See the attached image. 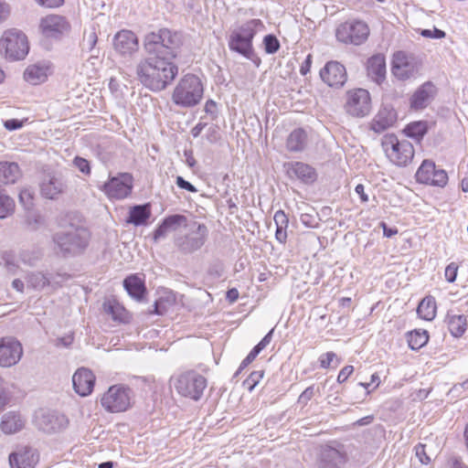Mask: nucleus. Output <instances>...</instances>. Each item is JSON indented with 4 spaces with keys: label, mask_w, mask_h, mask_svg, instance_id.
Wrapping results in <instances>:
<instances>
[{
    "label": "nucleus",
    "mask_w": 468,
    "mask_h": 468,
    "mask_svg": "<svg viewBox=\"0 0 468 468\" xmlns=\"http://www.w3.org/2000/svg\"><path fill=\"white\" fill-rule=\"evenodd\" d=\"M10 395L7 392L6 384L0 379V410L9 402Z\"/></svg>",
    "instance_id": "52"
},
{
    "label": "nucleus",
    "mask_w": 468,
    "mask_h": 468,
    "mask_svg": "<svg viewBox=\"0 0 468 468\" xmlns=\"http://www.w3.org/2000/svg\"><path fill=\"white\" fill-rule=\"evenodd\" d=\"M4 126L8 131H15L22 128L23 121L17 119H9L4 122Z\"/></svg>",
    "instance_id": "59"
},
{
    "label": "nucleus",
    "mask_w": 468,
    "mask_h": 468,
    "mask_svg": "<svg viewBox=\"0 0 468 468\" xmlns=\"http://www.w3.org/2000/svg\"><path fill=\"white\" fill-rule=\"evenodd\" d=\"M397 121L396 112L389 107L381 108L372 122V129L376 133H382L391 127Z\"/></svg>",
    "instance_id": "29"
},
{
    "label": "nucleus",
    "mask_w": 468,
    "mask_h": 468,
    "mask_svg": "<svg viewBox=\"0 0 468 468\" xmlns=\"http://www.w3.org/2000/svg\"><path fill=\"white\" fill-rule=\"evenodd\" d=\"M203 92L204 89L199 78L193 74H186L175 87L172 101L179 107L191 108L199 103Z\"/></svg>",
    "instance_id": "5"
},
{
    "label": "nucleus",
    "mask_w": 468,
    "mask_h": 468,
    "mask_svg": "<svg viewBox=\"0 0 468 468\" xmlns=\"http://www.w3.org/2000/svg\"><path fill=\"white\" fill-rule=\"evenodd\" d=\"M68 188L66 180L61 176H49L40 185L41 195L48 199H58Z\"/></svg>",
    "instance_id": "25"
},
{
    "label": "nucleus",
    "mask_w": 468,
    "mask_h": 468,
    "mask_svg": "<svg viewBox=\"0 0 468 468\" xmlns=\"http://www.w3.org/2000/svg\"><path fill=\"white\" fill-rule=\"evenodd\" d=\"M164 221L170 231H176L178 228L182 226L186 228L189 225L186 223V217L179 214L168 216L164 219Z\"/></svg>",
    "instance_id": "41"
},
{
    "label": "nucleus",
    "mask_w": 468,
    "mask_h": 468,
    "mask_svg": "<svg viewBox=\"0 0 468 468\" xmlns=\"http://www.w3.org/2000/svg\"><path fill=\"white\" fill-rule=\"evenodd\" d=\"M316 393H320V390L319 388H315L314 385L306 388L299 396L298 403L303 406L307 405Z\"/></svg>",
    "instance_id": "45"
},
{
    "label": "nucleus",
    "mask_w": 468,
    "mask_h": 468,
    "mask_svg": "<svg viewBox=\"0 0 468 468\" xmlns=\"http://www.w3.org/2000/svg\"><path fill=\"white\" fill-rule=\"evenodd\" d=\"M132 390L123 385L109 388L101 399L102 407L110 412H122L131 406Z\"/></svg>",
    "instance_id": "10"
},
{
    "label": "nucleus",
    "mask_w": 468,
    "mask_h": 468,
    "mask_svg": "<svg viewBox=\"0 0 468 468\" xmlns=\"http://www.w3.org/2000/svg\"><path fill=\"white\" fill-rule=\"evenodd\" d=\"M416 59L404 51H398L393 56L392 73L401 80H408L418 72Z\"/></svg>",
    "instance_id": "17"
},
{
    "label": "nucleus",
    "mask_w": 468,
    "mask_h": 468,
    "mask_svg": "<svg viewBox=\"0 0 468 468\" xmlns=\"http://www.w3.org/2000/svg\"><path fill=\"white\" fill-rule=\"evenodd\" d=\"M150 216L151 210L148 204L137 205L131 207L126 222L134 226H141L146 223Z\"/></svg>",
    "instance_id": "35"
},
{
    "label": "nucleus",
    "mask_w": 468,
    "mask_h": 468,
    "mask_svg": "<svg viewBox=\"0 0 468 468\" xmlns=\"http://www.w3.org/2000/svg\"><path fill=\"white\" fill-rule=\"evenodd\" d=\"M26 422V419L19 412L8 411L3 415L0 428L5 435H12L22 431Z\"/></svg>",
    "instance_id": "26"
},
{
    "label": "nucleus",
    "mask_w": 468,
    "mask_h": 468,
    "mask_svg": "<svg viewBox=\"0 0 468 468\" xmlns=\"http://www.w3.org/2000/svg\"><path fill=\"white\" fill-rule=\"evenodd\" d=\"M263 371L251 372L249 378L245 380L244 384L249 385V389L252 388L258 384V382L263 378Z\"/></svg>",
    "instance_id": "50"
},
{
    "label": "nucleus",
    "mask_w": 468,
    "mask_h": 468,
    "mask_svg": "<svg viewBox=\"0 0 468 468\" xmlns=\"http://www.w3.org/2000/svg\"><path fill=\"white\" fill-rule=\"evenodd\" d=\"M346 112L355 117H364L371 111V98L365 89H356L347 92Z\"/></svg>",
    "instance_id": "13"
},
{
    "label": "nucleus",
    "mask_w": 468,
    "mask_h": 468,
    "mask_svg": "<svg viewBox=\"0 0 468 468\" xmlns=\"http://www.w3.org/2000/svg\"><path fill=\"white\" fill-rule=\"evenodd\" d=\"M367 75L377 83L384 80L386 75L385 57L381 54L372 56L367 64Z\"/></svg>",
    "instance_id": "30"
},
{
    "label": "nucleus",
    "mask_w": 468,
    "mask_h": 468,
    "mask_svg": "<svg viewBox=\"0 0 468 468\" xmlns=\"http://www.w3.org/2000/svg\"><path fill=\"white\" fill-rule=\"evenodd\" d=\"M435 171V164L432 161L424 160L416 173V179L420 183L428 185Z\"/></svg>",
    "instance_id": "39"
},
{
    "label": "nucleus",
    "mask_w": 468,
    "mask_h": 468,
    "mask_svg": "<svg viewBox=\"0 0 468 468\" xmlns=\"http://www.w3.org/2000/svg\"><path fill=\"white\" fill-rule=\"evenodd\" d=\"M273 220H274L276 227H279V228H287L288 227L289 219H288L286 214L284 213V211H282V210H278L275 212Z\"/></svg>",
    "instance_id": "51"
},
{
    "label": "nucleus",
    "mask_w": 468,
    "mask_h": 468,
    "mask_svg": "<svg viewBox=\"0 0 468 468\" xmlns=\"http://www.w3.org/2000/svg\"><path fill=\"white\" fill-rule=\"evenodd\" d=\"M428 443H419L415 446L416 456L423 464L431 463V459L427 453Z\"/></svg>",
    "instance_id": "47"
},
{
    "label": "nucleus",
    "mask_w": 468,
    "mask_h": 468,
    "mask_svg": "<svg viewBox=\"0 0 468 468\" xmlns=\"http://www.w3.org/2000/svg\"><path fill=\"white\" fill-rule=\"evenodd\" d=\"M448 176L444 170H436L428 185L443 186L447 184Z\"/></svg>",
    "instance_id": "46"
},
{
    "label": "nucleus",
    "mask_w": 468,
    "mask_h": 468,
    "mask_svg": "<svg viewBox=\"0 0 468 468\" xmlns=\"http://www.w3.org/2000/svg\"><path fill=\"white\" fill-rule=\"evenodd\" d=\"M307 143V133L302 128H297L288 135L286 140V148L288 151L293 153L303 152L305 149Z\"/></svg>",
    "instance_id": "31"
},
{
    "label": "nucleus",
    "mask_w": 468,
    "mask_h": 468,
    "mask_svg": "<svg viewBox=\"0 0 468 468\" xmlns=\"http://www.w3.org/2000/svg\"><path fill=\"white\" fill-rule=\"evenodd\" d=\"M369 28L360 20H349L338 26L335 37L345 44L360 45L367 39Z\"/></svg>",
    "instance_id": "11"
},
{
    "label": "nucleus",
    "mask_w": 468,
    "mask_h": 468,
    "mask_svg": "<svg viewBox=\"0 0 468 468\" xmlns=\"http://www.w3.org/2000/svg\"><path fill=\"white\" fill-rule=\"evenodd\" d=\"M264 48L268 54H274L280 48V42L273 35H267L263 39Z\"/></svg>",
    "instance_id": "44"
},
{
    "label": "nucleus",
    "mask_w": 468,
    "mask_h": 468,
    "mask_svg": "<svg viewBox=\"0 0 468 468\" xmlns=\"http://www.w3.org/2000/svg\"><path fill=\"white\" fill-rule=\"evenodd\" d=\"M262 27L263 24L260 19H250L233 29L229 37L230 50L254 61L252 39Z\"/></svg>",
    "instance_id": "4"
},
{
    "label": "nucleus",
    "mask_w": 468,
    "mask_h": 468,
    "mask_svg": "<svg viewBox=\"0 0 468 468\" xmlns=\"http://www.w3.org/2000/svg\"><path fill=\"white\" fill-rule=\"evenodd\" d=\"M441 451V445L438 441H428L427 453L431 461L437 457Z\"/></svg>",
    "instance_id": "54"
},
{
    "label": "nucleus",
    "mask_w": 468,
    "mask_h": 468,
    "mask_svg": "<svg viewBox=\"0 0 468 468\" xmlns=\"http://www.w3.org/2000/svg\"><path fill=\"white\" fill-rule=\"evenodd\" d=\"M186 234H179L175 239V246L184 254H191L200 250L206 243L208 236L207 227L193 221L187 227Z\"/></svg>",
    "instance_id": "6"
},
{
    "label": "nucleus",
    "mask_w": 468,
    "mask_h": 468,
    "mask_svg": "<svg viewBox=\"0 0 468 468\" xmlns=\"http://www.w3.org/2000/svg\"><path fill=\"white\" fill-rule=\"evenodd\" d=\"M420 35L427 38H443L445 37V32L439 28L433 27L432 29H422L420 31Z\"/></svg>",
    "instance_id": "49"
},
{
    "label": "nucleus",
    "mask_w": 468,
    "mask_h": 468,
    "mask_svg": "<svg viewBox=\"0 0 468 468\" xmlns=\"http://www.w3.org/2000/svg\"><path fill=\"white\" fill-rule=\"evenodd\" d=\"M435 87L431 82L421 85L410 98V107L414 110L426 108L433 99Z\"/></svg>",
    "instance_id": "27"
},
{
    "label": "nucleus",
    "mask_w": 468,
    "mask_h": 468,
    "mask_svg": "<svg viewBox=\"0 0 468 468\" xmlns=\"http://www.w3.org/2000/svg\"><path fill=\"white\" fill-rule=\"evenodd\" d=\"M95 376L86 367H80L72 376L73 388L81 397L90 395L93 389Z\"/></svg>",
    "instance_id": "24"
},
{
    "label": "nucleus",
    "mask_w": 468,
    "mask_h": 468,
    "mask_svg": "<svg viewBox=\"0 0 468 468\" xmlns=\"http://www.w3.org/2000/svg\"><path fill=\"white\" fill-rule=\"evenodd\" d=\"M28 49L27 38L20 31H7L0 38V53L8 59H23L28 53Z\"/></svg>",
    "instance_id": "8"
},
{
    "label": "nucleus",
    "mask_w": 468,
    "mask_h": 468,
    "mask_svg": "<svg viewBox=\"0 0 468 468\" xmlns=\"http://www.w3.org/2000/svg\"><path fill=\"white\" fill-rule=\"evenodd\" d=\"M168 232H171V231L168 229L167 226L165 225V221L163 220V222L159 225V227L154 232V237H153L154 241L157 242L160 239L166 237Z\"/></svg>",
    "instance_id": "56"
},
{
    "label": "nucleus",
    "mask_w": 468,
    "mask_h": 468,
    "mask_svg": "<svg viewBox=\"0 0 468 468\" xmlns=\"http://www.w3.org/2000/svg\"><path fill=\"white\" fill-rule=\"evenodd\" d=\"M38 461V452L31 446L18 447L9 454L11 468H35Z\"/></svg>",
    "instance_id": "19"
},
{
    "label": "nucleus",
    "mask_w": 468,
    "mask_h": 468,
    "mask_svg": "<svg viewBox=\"0 0 468 468\" xmlns=\"http://www.w3.org/2000/svg\"><path fill=\"white\" fill-rule=\"evenodd\" d=\"M51 73V62L48 60H41L27 67L24 72V79L32 85H38L45 82Z\"/></svg>",
    "instance_id": "23"
},
{
    "label": "nucleus",
    "mask_w": 468,
    "mask_h": 468,
    "mask_svg": "<svg viewBox=\"0 0 468 468\" xmlns=\"http://www.w3.org/2000/svg\"><path fill=\"white\" fill-rule=\"evenodd\" d=\"M353 371H354L353 366H346V367H344L340 370V372H339V374L337 376V381L339 383L345 382L348 378V377L353 373Z\"/></svg>",
    "instance_id": "60"
},
{
    "label": "nucleus",
    "mask_w": 468,
    "mask_h": 468,
    "mask_svg": "<svg viewBox=\"0 0 468 468\" xmlns=\"http://www.w3.org/2000/svg\"><path fill=\"white\" fill-rule=\"evenodd\" d=\"M347 461V456L342 445L333 447L322 446L318 454L319 468H343Z\"/></svg>",
    "instance_id": "15"
},
{
    "label": "nucleus",
    "mask_w": 468,
    "mask_h": 468,
    "mask_svg": "<svg viewBox=\"0 0 468 468\" xmlns=\"http://www.w3.org/2000/svg\"><path fill=\"white\" fill-rule=\"evenodd\" d=\"M69 23L66 17L59 15H48L40 21L42 33L50 38H58L69 30Z\"/></svg>",
    "instance_id": "20"
},
{
    "label": "nucleus",
    "mask_w": 468,
    "mask_h": 468,
    "mask_svg": "<svg viewBox=\"0 0 468 468\" xmlns=\"http://www.w3.org/2000/svg\"><path fill=\"white\" fill-rule=\"evenodd\" d=\"M90 237V232L86 228L70 224L55 233L53 241L62 256H76L86 250Z\"/></svg>",
    "instance_id": "3"
},
{
    "label": "nucleus",
    "mask_w": 468,
    "mask_h": 468,
    "mask_svg": "<svg viewBox=\"0 0 468 468\" xmlns=\"http://www.w3.org/2000/svg\"><path fill=\"white\" fill-rule=\"evenodd\" d=\"M445 322L452 335L460 337L466 331L467 321L463 314H454L448 312Z\"/></svg>",
    "instance_id": "33"
},
{
    "label": "nucleus",
    "mask_w": 468,
    "mask_h": 468,
    "mask_svg": "<svg viewBox=\"0 0 468 468\" xmlns=\"http://www.w3.org/2000/svg\"><path fill=\"white\" fill-rule=\"evenodd\" d=\"M334 359L337 360V365L340 363V361L336 357L335 353H334V352H327L325 354H323L319 357L321 367H323V368L330 367V366H331L332 362L334 361Z\"/></svg>",
    "instance_id": "48"
},
{
    "label": "nucleus",
    "mask_w": 468,
    "mask_h": 468,
    "mask_svg": "<svg viewBox=\"0 0 468 468\" xmlns=\"http://www.w3.org/2000/svg\"><path fill=\"white\" fill-rule=\"evenodd\" d=\"M141 83L153 91L165 90L178 73L177 66L160 56L148 55L136 69Z\"/></svg>",
    "instance_id": "1"
},
{
    "label": "nucleus",
    "mask_w": 468,
    "mask_h": 468,
    "mask_svg": "<svg viewBox=\"0 0 468 468\" xmlns=\"http://www.w3.org/2000/svg\"><path fill=\"white\" fill-rule=\"evenodd\" d=\"M113 46L120 55L123 57L132 56L138 50V38L130 30H121L114 36Z\"/></svg>",
    "instance_id": "22"
},
{
    "label": "nucleus",
    "mask_w": 468,
    "mask_h": 468,
    "mask_svg": "<svg viewBox=\"0 0 468 468\" xmlns=\"http://www.w3.org/2000/svg\"><path fill=\"white\" fill-rule=\"evenodd\" d=\"M300 219L304 226L309 228H314L317 224L315 218L307 213L302 214Z\"/></svg>",
    "instance_id": "63"
},
{
    "label": "nucleus",
    "mask_w": 468,
    "mask_h": 468,
    "mask_svg": "<svg viewBox=\"0 0 468 468\" xmlns=\"http://www.w3.org/2000/svg\"><path fill=\"white\" fill-rule=\"evenodd\" d=\"M320 77L330 87H342L347 79L346 68L337 61H329L320 70Z\"/></svg>",
    "instance_id": "21"
},
{
    "label": "nucleus",
    "mask_w": 468,
    "mask_h": 468,
    "mask_svg": "<svg viewBox=\"0 0 468 468\" xmlns=\"http://www.w3.org/2000/svg\"><path fill=\"white\" fill-rule=\"evenodd\" d=\"M176 186L179 188L185 189L188 192L196 193L197 189L188 181L185 180L182 176H178L176 180Z\"/></svg>",
    "instance_id": "57"
},
{
    "label": "nucleus",
    "mask_w": 468,
    "mask_h": 468,
    "mask_svg": "<svg viewBox=\"0 0 468 468\" xmlns=\"http://www.w3.org/2000/svg\"><path fill=\"white\" fill-rule=\"evenodd\" d=\"M428 131V124L426 122H415L408 124L405 128V133L409 137L420 141Z\"/></svg>",
    "instance_id": "40"
},
{
    "label": "nucleus",
    "mask_w": 468,
    "mask_h": 468,
    "mask_svg": "<svg viewBox=\"0 0 468 468\" xmlns=\"http://www.w3.org/2000/svg\"><path fill=\"white\" fill-rule=\"evenodd\" d=\"M19 202L26 210H31L34 207V191L29 188L22 189L19 193Z\"/></svg>",
    "instance_id": "42"
},
{
    "label": "nucleus",
    "mask_w": 468,
    "mask_h": 468,
    "mask_svg": "<svg viewBox=\"0 0 468 468\" xmlns=\"http://www.w3.org/2000/svg\"><path fill=\"white\" fill-rule=\"evenodd\" d=\"M287 173L290 177H296L305 184H311L316 179L314 168L302 162L288 164Z\"/></svg>",
    "instance_id": "28"
},
{
    "label": "nucleus",
    "mask_w": 468,
    "mask_h": 468,
    "mask_svg": "<svg viewBox=\"0 0 468 468\" xmlns=\"http://www.w3.org/2000/svg\"><path fill=\"white\" fill-rule=\"evenodd\" d=\"M69 279L67 273H44L41 271L29 272L27 277V285L35 290L41 291L48 286L57 288Z\"/></svg>",
    "instance_id": "16"
},
{
    "label": "nucleus",
    "mask_w": 468,
    "mask_h": 468,
    "mask_svg": "<svg viewBox=\"0 0 468 468\" xmlns=\"http://www.w3.org/2000/svg\"><path fill=\"white\" fill-rule=\"evenodd\" d=\"M23 355V347L14 337H3L0 340V366L9 367L19 362Z\"/></svg>",
    "instance_id": "18"
},
{
    "label": "nucleus",
    "mask_w": 468,
    "mask_h": 468,
    "mask_svg": "<svg viewBox=\"0 0 468 468\" xmlns=\"http://www.w3.org/2000/svg\"><path fill=\"white\" fill-rule=\"evenodd\" d=\"M458 266L454 262H451L445 269V279L449 282H453L456 280Z\"/></svg>",
    "instance_id": "53"
},
{
    "label": "nucleus",
    "mask_w": 468,
    "mask_h": 468,
    "mask_svg": "<svg viewBox=\"0 0 468 468\" xmlns=\"http://www.w3.org/2000/svg\"><path fill=\"white\" fill-rule=\"evenodd\" d=\"M206 388L207 379L196 372L181 374L175 381L178 394L193 400L200 399Z\"/></svg>",
    "instance_id": "9"
},
{
    "label": "nucleus",
    "mask_w": 468,
    "mask_h": 468,
    "mask_svg": "<svg viewBox=\"0 0 468 468\" xmlns=\"http://www.w3.org/2000/svg\"><path fill=\"white\" fill-rule=\"evenodd\" d=\"M133 188V176L128 173H121L116 176L110 177L104 183L102 190L112 199H123L127 197Z\"/></svg>",
    "instance_id": "14"
},
{
    "label": "nucleus",
    "mask_w": 468,
    "mask_h": 468,
    "mask_svg": "<svg viewBox=\"0 0 468 468\" xmlns=\"http://www.w3.org/2000/svg\"><path fill=\"white\" fill-rule=\"evenodd\" d=\"M10 14L9 5L0 0V22L5 20Z\"/></svg>",
    "instance_id": "64"
},
{
    "label": "nucleus",
    "mask_w": 468,
    "mask_h": 468,
    "mask_svg": "<svg viewBox=\"0 0 468 468\" xmlns=\"http://www.w3.org/2000/svg\"><path fill=\"white\" fill-rule=\"evenodd\" d=\"M39 5L47 8H56L63 5L64 0H35Z\"/></svg>",
    "instance_id": "61"
},
{
    "label": "nucleus",
    "mask_w": 468,
    "mask_h": 468,
    "mask_svg": "<svg viewBox=\"0 0 468 468\" xmlns=\"http://www.w3.org/2000/svg\"><path fill=\"white\" fill-rule=\"evenodd\" d=\"M417 313L420 318L431 321L436 314V302L434 297L426 296L423 298L418 305Z\"/></svg>",
    "instance_id": "37"
},
{
    "label": "nucleus",
    "mask_w": 468,
    "mask_h": 468,
    "mask_svg": "<svg viewBox=\"0 0 468 468\" xmlns=\"http://www.w3.org/2000/svg\"><path fill=\"white\" fill-rule=\"evenodd\" d=\"M258 355H259V353L252 348V350L249 353V355L241 362L237 374H239L243 368H245L247 366H249L256 358V356Z\"/></svg>",
    "instance_id": "62"
},
{
    "label": "nucleus",
    "mask_w": 468,
    "mask_h": 468,
    "mask_svg": "<svg viewBox=\"0 0 468 468\" xmlns=\"http://www.w3.org/2000/svg\"><path fill=\"white\" fill-rule=\"evenodd\" d=\"M68 424L67 417L58 411L41 410L35 416L36 427L48 435L60 432Z\"/></svg>",
    "instance_id": "12"
},
{
    "label": "nucleus",
    "mask_w": 468,
    "mask_h": 468,
    "mask_svg": "<svg viewBox=\"0 0 468 468\" xmlns=\"http://www.w3.org/2000/svg\"><path fill=\"white\" fill-rule=\"evenodd\" d=\"M173 302L168 298L160 297L154 302L153 310H149L151 314L162 315L166 313L168 307L172 305Z\"/></svg>",
    "instance_id": "43"
},
{
    "label": "nucleus",
    "mask_w": 468,
    "mask_h": 468,
    "mask_svg": "<svg viewBox=\"0 0 468 468\" xmlns=\"http://www.w3.org/2000/svg\"><path fill=\"white\" fill-rule=\"evenodd\" d=\"M73 163L81 173L85 175H89L90 173V164L86 159L77 156Z\"/></svg>",
    "instance_id": "55"
},
{
    "label": "nucleus",
    "mask_w": 468,
    "mask_h": 468,
    "mask_svg": "<svg viewBox=\"0 0 468 468\" xmlns=\"http://www.w3.org/2000/svg\"><path fill=\"white\" fill-rule=\"evenodd\" d=\"M181 44V35L167 28L151 32L144 39V47L148 55L160 56L170 61L176 57Z\"/></svg>",
    "instance_id": "2"
},
{
    "label": "nucleus",
    "mask_w": 468,
    "mask_h": 468,
    "mask_svg": "<svg viewBox=\"0 0 468 468\" xmlns=\"http://www.w3.org/2000/svg\"><path fill=\"white\" fill-rule=\"evenodd\" d=\"M103 307L105 313L111 315L112 320L120 323H125L128 321V313L124 307L116 301L109 300L104 303Z\"/></svg>",
    "instance_id": "36"
},
{
    "label": "nucleus",
    "mask_w": 468,
    "mask_h": 468,
    "mask_svg": "<svg viewBox=\"0 0 468 468\" xmlns=\"http://www.w3.org/2000/svg\"><path fill=\"white\" fill-rule=\"evenodd\" d=\"M382 147L389 160L399 166L406 165L414 156L411 143L407 140L399 141L394 134L384 137Z\"/></svg>",
    "instance_id": "7"
},
{
    "label": "nucleus",
    "mask_w": 468,
    "mask_h": 468,
    "mask_svg": "<svg viewBox=\"0 0 468 468\" xmlns=\"http://www.w3.org/2000/svg\"><path fill=\"white\" fill-rule=\"evenodd\" d=\"M123 287L133 298L140 301L145 293L144 282L136 275H131L124 279Z\"/></svg>",
    "instance_id": "34"
},
{
    "label": "nucleus",
    "mask_w": 468,
    "mask_h": 468,
    "mask_svg": "<svg viewBox=\"0 0 468 468\" xmlns=\"http://www.w3.org/2000/svg\"><path fill=\"white\" fill-rule=\"evenodd\" d=\"M407 340L412 350H418L428 343L429 335L426 330H414L408 334Z\"/></svg>",
    "instance_id": "38"
},
{
    "label": "nucleus",
    "mask_w": 468,
    "mask_h": 468,
    "mask_svg": "<svg viewBox=\"0 0 468 468\" xmlns=\"http://www.w3.org/2000/svg\"><path fill=\"white\" fill-rule=\"evenodd\" d=\"M21 176V171L16 163L0 162V185L15 184Z\"/></svg>",
    "instance_id": "32"
},
{
    "label": "nucleus",
    "mask_w": 468,
    "mask_h": 468,
    "mask_svg": "<svg viewBox=\"0 0 468 468\" xmlns=\"http://www.w3.org/2000/svg\"><path fill=\"white\" fill-rule=\"evenodd\" d=\"M273 334V329H271L261 340V342L256 345L253 349L256 350L259 354L261 350H263L271 341Z\"/></svg>",
    "instance_id": "58"
}]
</instances>
